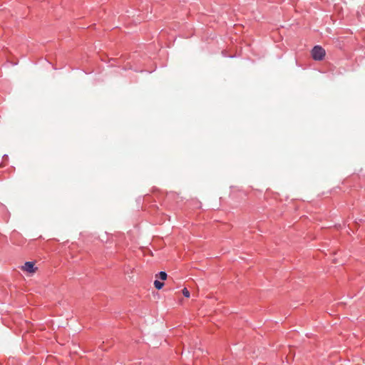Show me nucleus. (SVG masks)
I'll list each match as a JSON object with an SVG mask.
<instances>
[{
	"mask_svg": "<svg viewBox=\"0 0 365 365\" xmlns=\"http://www.w3.org/2000/svg\"><path fill=\"white\" fill-rule=\"evenodd\" d=\"M182 294L185 297H190V292L186 288L182 289Z\"/></svg>",
	"mask_w": 365,
	"mask_h": 365,
	"instance_id": "39448f33",
	"label": "nucleus"
},
{
	"mask_svg": "<svg viewBox=\"0 0 365 365\" xmlns=\"http://www.w3.org/2000/svg\"><path fill=\"white\" fill-rule=\"evenodd\" d=\"M154 285H155V287L157 289H162V287H163L164 284L163 282H160V281L158 280H155L154 282Z\"/></svg>",
	"mask_w": 365,
	"mask_h": 365,
	"instance_id": "20e7f679",
	"label": "nucleus"
},
{
	"mask_svg": "<svg viewBox=\"0 0 365 365\" xmlns=\"http://www.w3.org/2000/svg\"><path fill=\"white\" fill-rule=\"evenodd\" d=\"M325 54V50L319 46H315L312 50V56L315 61L322 60Z\"/></svg>",
	"mask_w": 365,
	"mask_h": 365,
	"instance_id": "f257e3e1",
	"label": "nucleus"
},
{
	"mask_svg": "<svg viewBox=\"0 0 365 365\" xmlns=\"http://www.w3.org/2000/svg\"><path fill=\"white\" fill-rule=\"evenodd\" d=\"M167 274L165 272H160L158 274H156V277H159L162 280H165L167 279Z\"/></svg>",
	"mask_w": 365,
	"mask_h": 365,
	"instance_id": "7ed1b4c3",
	"label": "nucleus"
},
{
	"mask_svg": "<svg viewBox=\"0 0 365 365\" xmlns=\"http://www.w3.org/2000/svg\"><path fill=\"white\" fill-rule=\"evenodd\" d=\"M22 270L29 272L34 273L36 270V267H34V263L33 262H26L21 267Z\"/></svg>",
	"mask_w": 365,
	"mask_h": 365,
	"instance_id": "f03ea898",
	"label": "nucleus"
}]
</instances>
